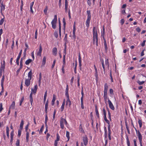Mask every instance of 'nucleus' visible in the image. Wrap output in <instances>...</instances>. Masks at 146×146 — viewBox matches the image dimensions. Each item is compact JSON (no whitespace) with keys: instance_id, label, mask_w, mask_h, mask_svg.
<instances>
[{"instance_id":"1","label":"nucleus","mask_w":146,"mask_h":146,"mask_svg":"<svg viewBox=\"0 0 146 146\" xmlns=\"http://www.w3.org/2000/svg\"><path fill=\"white\" fill-rule=\"evenodd\" d=\"M93 44H95L96 42V45L98 46V34L96 29L94 27L93 29Z\"/></svg>"},{"instance_id":"2","label":"nucleus","mask_w":146,"mask_h":146,"mask_svg":"<svg viewBox=\"0 0 146 146\" xmlns=\"http://www.w3.org/2000/svg\"><path fill=\"white\" fill-rule=\"evenodd\" d=\"M32 70H31L28 73V78L26 79L25 80V84L26 86H28L30 84L31 80L32 78Z\"/></svg>"},{"instance_id":"3","label":"nucleus","mask_w":146,"mask_h":146,"mask_svg":"<svg viewBox=\"0 0 146 146\" xmlns=\"http://www.w3.org/2000/svg\"><path fill=\"white\" fill-rule=\"evenodd\" d=\"M57 21V16L56 15H55L54 17V18L52 21L51 23L52 24V27L53 29H55L56 27V24Z\"/></svg>"},{"instance_id":"4","label":"nucleus","mask_w":146,"mask_h":146,"mask_svg":"<svg viewBox=\"0 0 146 146\" xmlns=\"http://www.w3.org/2000/svg\"><path fill=\"white\" fill-rule=\"evenodd\" d=\"M60 126L61 128L62 129H63L64 128V123H65L66 125L67 123V122L66 120L65 119L61 117V119L60 121Z\"/></svg>"},{"instance_id":"5","label":"nucleus","mask_w":146,"mask_h":146,"mask_svg":"<svg viewBox=\"0 0 146 146\" xmlns=\"http://www.w3.org/2000/svg\"><path fill=\"white\" fill-rule=\"evenodd\" d=\"M108 102L110 108L113 110H114L115 109V108L112 102L110 100L109 98H108Z\"/></svg>"},{"instance_id":"6","label":"nucleus","mask_w":146,"mask_h":146,"mask_svg":"<svg viewBox=\"0 0 146 146\" xmlns=\"http://www.w3.org/2000/svg\"><path fill=\"white\" fill-rule=\"evenodd\" d=\"M22 50H21L20 51L19 54V55L17 57V58L16 59V62L17 64V65L18 66L19 65V60L21 57V54L22 53Z\"/></svg>"},{"instance_id":"7","label":"nucleus","mask_w":146,"mask_h":146,"mask_svg":"<svg viewBox=\"0 0 146 146\" xmlns=\"http://www.w3.org/2000/svg\"><path fill=\"white\" fill-rule=\"evenodd\" d=\"M83 141L84 145L85 146H86L88 142V138L86 136H85L83 137Z\"/></svg>"},{"instance_id":"8","label":"nucleus","mask_w":146,"mask_h":146,"mask_svg":"<svg viewBox=\"0 0 146 146\" xmlns=\"http://www.w3.org/2000/svg\"><path fill=\"white\" fill-rule=\"evenodd\" d=\"M108 88V86L107 84L106 83L104 85V94H107V92Z\"/></svg>"},{"instance_id":"9","label":"nucleus","mask_w":146,"mask_h":146,"mask_svg":"<svg viewBox=\"0 0 146 146\" xmlns=\"http://www.w3.org/2000/svg\"><path fill=\"white\" fill-rule=\"evenodd\" d=\"M42 51V48L41 45L39 46V50L37 52V55L38 56H41V53Z\"/></svg>"},{"instance_id":"10","label":"nucleus","mask_w":146,"mask_h":146,"mask_svg":"<svg viewBox=\"0 0 146 146\" xmlns=\"http://www.w3.org/2000/svg\"><path fill=\"white\" fill-rule=\"evenodd\" d=\"M91 18H87V19L86 21V25L88 28L90 25Z\"/></svg>"},{"instance_id":"11","label":"nucleus","mask_w":146,"mask_h":146,"mask_svg":"<svg viewBox=\"0 0 146 146\" xmlns=\"http://www.w3.org/2000/svg\"><path fill=\"white\" fill-rule=\"evenodd\" d=\"M65 12L67 13L68 11V2L67 0H65Z\"/></svg>"},{"instance_id":"12","label":"nucleus","mask_w":146,"mask_h":146,"mask_svg":"<svg viewBox=\"0 0 146 146\" xmlns=\"http://www.w3.org/2000/svg\"><path fill=\"white\" fill-rule=\"evenodd\" d=\"M57 48L56 47L52 49V53L53 54L54 56H56L57 54Z\"/></svg>"},{"instance_id":"13","label":"nucleus","mask_w":146,"mask_h":146,"mask_svg":"<svg viewBox=\"0 0 146 146\" xmlns=\"http://www.w3.org/2000/svg\"><path fill=\"white\" fill-rule=\"evenodd\" d=\"M0 7L1 8V14L2 15V11H4L5 9V5H3V2H2L1 3V5L0 6Z\"/></svg>"},{"instance_id":"14","label":"nucleus","mask_w":146,"mask_h":146,"mask_svg":"<svg viewBox=\"0 0 146 146\" xmlns=\"http://www.w3.org/2000/svg\"><path fill=\"white\" fill-rule=\"evenodd\" d=\"M11 140L10 142L11 144H12L13 141V138L14 136V131H12L11 133Z\"/></svg>"},{"instance_id":"15","label":"nucleus","mask_w":146,"mask_h":146,"mask_svg":"<svg viewBox=\"0 0 146 146\" xmlns=\"http://www.w3.org/2000/svg\"><path fill=\"white\" fill-rule=\"evenodd\" d=\"M37 89V86L36 84L35 86L34 89H31V92L32 93H36V90Z\"/></svg>"},{"instance_id":"16","label":"nucleus","mask_w":146,"mask_h":146,"mask_svg":"<svg viewBox=\"0 0 146 146\" xmlns=\"http://www.w3.org/2000/svg\"><path fill=\"white\" fill-rule=\"evenodd\" d=\"M5 61H3V64H2V63L1 62V66L0 68V70L4 71L5 67Z\"/></svg>"},{"instance_id":"17","label":"nucleus","mask_w":146,"mask_h":146,"mask_svg":"<svg viewBox=\"0 0 146 146\" xmlns=\"http://www.w3.org/2000/svg\"><path fill=\"white\" fill-rule=\"evenodd\" d=\"M48 100H47L45 104V112L46 114L47 113V109H48Z\"/></svg>"},{"instance_id":"18","label":"nucleus","mask_w":146,"mask_h":146,"mask_svg":"<svg viewBox=\"0 0 146 146\" xmlns=\"http://www.w3.org/2000/svg\"><path fill=\"white\" fill-rule=\"evenodd\" d=\"M139 141H142V136L139 131H138V133H137Z\"/></svg>"},{"instance_id":"19","label":"nucleus","mask_w":146,"mask_h":146,"mask_svg":"<svg viewBox=\"0 0 146 146\" xmlns=\"http://www.w3.org/2000/svg\"><path fill=\"white\" fill-rule=\"evenodd\" d=\"M32 92H31L29 96V99L31 103V105H32L33 102V96H32Z\"/></svg>"},{"instance_id":"20","label":"nucleus","mask_w":146,"mask_h":146,"mask_svg":"<svg viewBox=\"0 0 146 146\" xmlns=\"http://www.w3.org/2000/svg\"><path fill=\"white\" fill-rule=\"evenodd\" d=\"M56 99V97L54 94L53 95V99L52 100L51 104L52 106H53L54 104V102Z\"/></svg>"},{"instance_id":"21","label":"nucleus","mask_w":146,"mask_h":146,"mask_svg":"<svg viewBox=\"0 0 146 146\" xmlns=\"http://www.w3.org/2000/svg\"><path fill=\"white\" fill-rule=\"evenodd\" d=\"M71 104V101L70 100L69 98L67 99L66 101V105H68V106L70 107Z\"/></svg>"},{"instance_id":"22","label":"nucleus","mask_w":146,"mask_h":146,"mask_svg":"<svg viewBox=\"0 0 146 146\" xmlns=\"http://www.w3.org/2000/svg\"><path fill=\"white\" fill-rule=\"evenodd\" d=\"M5 79V76L4 75H3L2 78L1 79V86H3L4 81Z\"/></svg>"},{"instance_id":"23","label":"nucleus","mask_w":146,"mask_h":146,"mask_svg":"<svg viewBox=\"0 0 146 146\" xmlns=\"http://www.w3.org/2000/svg\"><path fill=\"white\" fill-rule=\"evenodd\" d=\"M108 136L111 135V130L110 129V125H108Z\"/></svg>"},{"instance_id":"24","label":"nucleus","mask_w":146,"mask_h":146,"mask_svg":"<svg viewBox=\"0 0 146 146\" xmlns=\"http://www.w3.org/2000/svg\"><path fill=\"white\" fill-rule=\"evenodd\" d=\"M87 14V18H91V15L90 11V10H88L86 11Z\"/></svg>"},{"instance_id":"25","label":"nucleus","mask_w":146,"mask_h":146,"mask_svg":"<svg viewBox=\"0 0 146 146\" xmlns=\"http://www.w3.org/2000/svg\"><path fill=\"white\" fill-rule=\"evenodd\" d=\"M32 60L31 59H29L27 60L25 62V64L27 65H29L31 62Z\"/></svg>"},{"instance_id":"26","label":"nucleus","mask_w":146,"mask_h":146,"mask_svg":"<svg viewBox=\"0 0 146 146\" xmlns=\"http://www.w3.org/2000/svg\"><path fill=\"white\" fill-rule=\"evenodd\" d=\"M24 124V121L23 120H22L20 124V129L22 130L23 128V126Z\"/></svg>"},{"instance_id":"27","label":"nucleus","mask_w":146,"mask_h":146,"mask_svg":"<svg viewBox=\"0 0 146 146\" xmlns=\"http://www.w3.org/2000/svg\"><path fill=\"white\" fill-rule=\"evenodd\" d=\"M105 64H106V65L107 66L108 68L109 69V61H108V59H106Z\"/></svg>"},{"instance_id":"28","label":"nucleus","mask_w":146,"mask_h":146,"mask_svg":"<svg viewBox=\"0 0 146 146\" xmlns=\"http://www.w3.org/2000/svg\"><path fill=\"white\" fill-rule=\"evenodd\" d=\"M127 144V146H130V143L127 136H126Z\"/></svg>"},{"instance_id":"29","label":"nucleus","mask_w":146,"mask_h":146,"mask_svg":"<svg viewBox=\"0 0 146 146\" xmlns=\"http://www.w3.org/2000/svg\"><path fill=\"white\" fill-rule=\"evenodd\" d=\"M104 45L105 46V50L106 51L108 50V48L106 43V41H104Z\"/></svg>"},{"instance_id":"30","label":"nucleus","mask_w":146,"mask_h":146,"mask_svg":"<svg viewBox=\"0 0 146 146\" xmlns=\"http://www.w3.org/2000/svg\"><path fill=\"white\" fill-rule=\"evenodd\" d=\"M81 94V95H82V97L81 98V100H83L84 93V92H83V87H82V88Z\"/></svg>"},{"instance_id":"31","label":"nucleus","mask_w":146,"mask_h":146,"mask_svg":"<svg viewBox=\"0 0 146 146\" xmlns=\"http://www.w3.org/2000/svg\"><path fill=\"white\" fill-rule=\"evenodd\" d=\"M29 133L28 132H27L26 133V140L27 142H28L29 141Z\"/></svg>"},{"instance_id":"32","label":"nucleus","mask_w":146,"mask_h":146,"mask_svg":"<svg viewBox=\"0 0 146 146\" xmlns=\"http://www.w3.org/2000/svg\"><path fill=\"white\" fill-rule=\"evenodd\" d=\"M104 131H105V133H104L105 137H106L107 136V128L106 127H104Z\"/></svg>"},{"instance_id":"33","label":"nucleus","mask_w":146,"mask_h":146,"mask_svg":"<svg viewBox=\"0 0 146 146\" xmlns=\"http://www.w3.org/2000/svg\"><path fill=\"white\" fill-rule=\"evenodd\" d=\"M15 102H13L11 105L10 106V108L12 109H14L15 108Z\"/></svg>"},{"instance_id":"34","label":"nucleus","mask_w":146,"mask_h":146,"mask_svg":"<svg viewBox=\"0 0 146 146\" xmlns=\"http://www.w3.org/2000/svg\"><path fill=\"white\" fill-rule=\"evenodd\" d=\"M79 130L80 131H81L82 133L84 132V130H83V129L82 128V126L81 124L80 125Z\"/></svg>"},{"instance_id":"35","label":"nucleus","mask_w":146,"mask_h":146,"mask_svg":"<svg viewBox=\"0 0 146 146\" xmlns=\"http://www.w3.org/2000/svg\"><path fill=\"white\" fill-rule=\"evenodd\" d=\"M104 98L105 102V103H106L107 99H108V98H107V94H104Z\"/></svg>"},{"instance_id":"36","label":"nucleus","mask_w":146,"mask_h":146,"mask_svg":"<svg viewBox=\"0 0 146 146\" xmlns=\"http://www.w3.org/2000/svg\"><path fill=\"white\" fill-rule=\"evenodd\" d=\"M46 57L45 56H44L43 58L42 62V64L43 65H44L46 63Z\"/></svg>"},{"instance_id":"37","label":"nucleus","mask_w":146,"mask_h":146,"mask_svg":"<svg viewBox=\"0 0 146 146\" xmlns=\"http://www.w3.org/2000/svg\"><path fill=\"white\" fill-rule=\"evenodd\" d=\"M47 91H46L45 93L44 96V102L46 100V97H47Z\"/></svg>"},{"instance_id":"38","label":"nucleus","mask_w":146,"mask_h":146,"mask_svg":"<svg viewBox=\"0 0 146 146\" xmlns=\"http://www.w3.org/2000/svg\"><path fill=\"white\" fill-rule=\"evenodd\" d=\"M70 133L68 131H66V137H67L68 140L67 141H68L70 139V136L69 135Z\"/></svg>"},{"instance_id":"39","label":"nucleus","mask_w":146,"mask_h":146,"mask_svg":"<svg viewBox=\"0 0 146 146\" xmlns=\"http://www.w3.org/2000/svg\"><path fill=\"white\" fill-rule=\"evenodd\" d=\"M104 119L106 121V122L108 124V125H110V121L107 119L106 116H104Z\"/></svg>"},{"instance_id":"40","label":"nucleus","mask_w":146,"mask_h":146,"mask_svg":"<svg viewBox=\"0 0 146 146\" xmlns=\"http://www.w3.org/2000/svg\"><path fill=\"white\" fill-rule=\"evenodd\" d=\"M77 83H78V86L79 87H80V78L79 76H78L77 77Z\"/></svg>"},{"instance_id":"41","label":"nucleus","mask_w":146,"mask_h":146,"mask_svg":"<svg viewBox=\"0 0 146 146\" xmlns=\"http://www.w3.org/2000/svg\"><path fill=\"white\" fill-rule=\"evenodd\" d=\"M44 128V125H43L41 126V128L39 131V133L41 134L42 133V132Z\"/></svg>"},{"instance_id":"42","label":"nucleus","mask_w":146,"mask_h":146,"mask_svg":"<svg viewBox=\"0 0 146 146\" xmlns=\"http://www.w3.org/2000/svg\"><path fill=\"white\" fill-rule=\"evenodd\" d=\"M20 68H22L23 67V58H21L20 61Z\"/></svg>"},{"instance_id":"43","label":"nucleus","mask_w":146,"mask_h":146,"mask_svg":"<svg viewBox=\"0 0 146 146\" xmlns=\"http://www.w3.org/2000/svg\"><path fill=\"white\" fill-rule=\"evenodd\" d=\"M95 111H96V116H97V117H98L99 118V113H98V110L96 108Z\"/></svg>"},{"instance_id":"44","label":"nucleus","mask_w":146,"mask_h":146,"mask_svg":"<svg viewBox=\"0 0 146 146\" xmlns=\"http://www.w3.org/2000/svg\"><path fill=\"white\" fill-rule=\"evenodd\" d=\"M138 123L139 125L140 128H141L142 126V123L141 120H139L138 121Z\"/></svg>"},{"instance_id":"45","label":"nucleus","mask_w":146,"mask_h":146,"mask_svg":"<svg viewBox=\"0 0 146 146\" xmlns=\"http://www.w3.org/2000/svg\"><path fill=\"white\" fill-rule=\"evenodd\" d=\"M78 60H79V63H81L82 60H81V58L80 56V53L79 54V56H78Z\"/></svg>"},{"instance_id":"46","label":"nucleus","mask_w":146,"mask_h":146,"mask_svg":"<svg viewBox=\"0 0 146 146\" xmlns=\"http://www.w3.org/2000/svg\"><path fill=\"white\" fill-rule=\"evenodd\" d=\"M81 107L82 109H84V104H83V100H81Z\"/></svg>"},{"instance_id":"47","label":"nucleus","mask_w":146,"mask_h":146,"mask_svg":"<svg viewBox=\"0 0 146 146\" xmlns=\"http://www.w3.org/2000/svg\"><path fill=\"white\" fill-rule=\"evenodd\" d=\"M48 9V7L47 6H46V8L44 9V14L46 15L47 14V11Z\"/></svg>"},{"instance_id":"48","label":"nucleus","mask_w":146,"mask_h":146,"mask_svg":"<svg viewBox=\"0 0 146 146\" xmlns=\"http://www.w3.org/2000/svg\"><path fill=\"white\" fill-rule=\"evenodd\" d=\"M108 118L111 121V113L108 110Z\"/></svg>"},{"instance_id":"49","label":"nucleus","mask_w":146,"mask_h":146,"mask_svg":"<svg viewBox=\"0 0 146 146\" xmlns=\"http://www.w3.org/2000/svg\"><path fill=\"white\" fill-rule=\"evenodd\" d=\"M137 82L138 83V84L140 85H141L144 84L145 82V81H140L139 80H138L137 81Z\"/></svg>"},{"instance_id":"50","label":"nucleus","mask_w":146,"mask_h":146,"mask_svg":"<svg viewBox=\"0 0 146 146\" xmlns=\"http://www.w3.org/2000/svg\"><path fill=\"white\" fill-rule=\"evenodd\" d=\"M67 34H65L64 39V40L65 41V43H66V42L67 41Z\"/></svg>"},{"instance_id":"51","label":"nucleus","mask_w":146,"mask_h":146,"mask_svg":"<svg viewBox=\"0 0 146 146\" xmlns=\"http://www.w3.org/2000/svg\"><path fill=\"white\" fill-rule=\"evenodd\" d=\"M66 43H65V47H64V55H66Z\"/></svg>"},{"instance_id":"52","label":"nucleus","mask_w":146,"mask_h":146,"mask_svg":"<svg viewBox=\"0 0 146 146\" xmlns=\"http://www.w3.org/2000/svg\"><path fill=\"white\" fill-rule=\"evenodd\" d=\"M29 125V122H28V124L27 125L25 126V131L26 132H28L27 131V130L28 129V127Z\"/></svg>"},{"instance_id":"53","label":"nucleus","mask_w":146,"mask_h":146,"mask_svg":"<svg viewBox=\"0 0 146 146\" xmlns=\"http://www.w3.org/2000/svg\"><path fill=\"white\" fill-rule=\"evenodd\" d=\"M65 56L66 55H64L63 56V63L64 65L65 64Z\"/></svg>"},{"instance_id":"54","label":"nucleus","mask_w":146,"mask_h":146,"mask_svg":"<svg viewBox=\"0 0 146 146\" xmlns=\"http://www.w3.org/2000/svg\"><path fill=\"white\" fill-rule=\"evenodd\" d=\"M60 136H59L58 134H57L56 135V139L55 141H58L60 140Z\"/></svg>"},{"instance_id":"55","label":"nucleus","mask_w":146,"mask_h":146,"mask_svg":"<svg viewBox=\"0 0 146 146\" xmlns=\"http://www.w3.org/2000/svg\"><path fill=\"white\" fill-rule=\"evenodd\" d=\"M54 35L56 38H57L58 36V32L57 31H55L54 33Z\"/></svg>"},{"instance_id":"56","label":"nucleus","mask_w":146,"mask_h":146,"mask_svg":"<svg viewBox=\"0 0 146 146\" xmlns=\"http://www.w3.org/2000/svg\"><path fill=\"white\" fill-rule=\"evenodd\" d=\"M24 100V97H23L21 98V99L20 101V106H21Z\"/></svg>"},{"instance_id":"57","label":"nucleus","mask_w":146,"mask_h":146,"mask_svg":"<svg viewBox=\"0 0 146 146\" xmlns=\"http://www.w3.org/2000/svg\"><path fill=\"white\" fill-rule=\"evenodd\" d=\"M4 21V18L2 19L0 21V25H2L3 22Z\"/></svg>"},{"instance_id":"58","label":"nucleus","mask_w":146,"mask_h":146,"mask_svg":"<svg viewBox=\"0 0 146 146\" xmlns=\"http://www.w3.org/2000/svg\"><path fill=\"white\" fill-rule=\"evenodd\" d=\"M19 139L17 140L16 143L15 144L16 146H19Z\"/></svg>"},{"instance_id":"59","label":"nucleus","mask_w":146,"mask_h":146,"mask_svg":"<svg viewBox=\"0 0 146 146\" xmlns=\"http://www.w3.org/2000/svg\"><path fill=\"white\" fill-rule=\"evenodd\" d=\"M56 110H54V113H53V119H54L55 117V114L56 113Z\"/></svg>"},{"instance_id":"60","label":"nucleus","mask_w":146,"mask_h":146,"mask_svg":"<svg viewBox=\"0 0 146 146\" xmlns=\"http://www.w3.org/2000/svg\"><path fill=\"white\" fill-rule=\"evenodd\" d=\"M2 88V90L1 92L0 93V95H1L4 92V87L3 86H1Z\"/></svg>"},{"instance_id":"61","label":"nucleus","mask_w":146,"mask_h":146,"mask_svg":"<svg viewBox=\"0 0 146 146\" xmlns=\"http://www.w3.org/2000/svg\"><path fill=\"white\" fill-rule=\"evenodd\" d=\"M63 24L64 27L65 28V27L66 22L64 18H63Z\"/></svg>"},{"instance_id":"62","label":"nucleus","mask_w":146,"mask_h":146,"mask_svg":"<svg viewBox=\"0 0 146 146\" xmlns=\"http://www.w3.org/2000/svg\"><path fill=\"white\" fill-rule=\"evenodd\" d=\"M55 63H56V60H54L53 62V64L51 66V68H53L54 66H55Z\"/></svg>"},{"instance_id":"63","label":"nucleus","mask_w":146,"mask_h":146,"mask_svg":"<svg viewBox=\"0 0 146 146\" xmlns=\"http://www.w3.org/2000/svg\"><path fill=\"white\" fill-rule=\"evenodd\" d=\"M103 114L104 115V116H106V111L104 108L103 109Z\"/></svg>"},{"instance_id":"64","label":"nucleus","mask_w":146,"mask_h":146,"mask_svg":"<svg viewBox=\"0 0 146 146\" xmlns=\"http://www.w3.org/2000/svg\"><path fill=\"white\" fill-rule=\"evenodd\" d=\"M91 0H88L87 3L90 6H91Z\"/></svg>"}]
</instances>
